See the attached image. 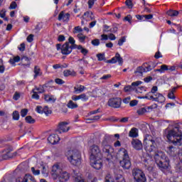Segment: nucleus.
<instances>
[{"instance_id": "obj_26", "label": "nucleus", "mask_w": 182, "mask_h": 182, "mask_svg": "<svg viewBox=\"0 0 182 182\" xmlns=\"http://www.w3.org/2000/svg\"><path fill=\"white\" fill-rule=\"evenodd\" d=\"M129 137H138L139 136V129L137 128H132L129 133Z\"/></svg>"}, {"instance_id": "obj_17", "label": "nucleus", "mask_w": 182, "mask_h": 182, "mask_svg": "<svg viewBox=\"0 0 182 182\" xmlns=\"http://www.w3.org/2000/svg\"><path fill=\"white\" fill-rule=\"evenodd\" d=\"M150 70H151V66L146 63L141 67H138L135 73H140V75H143V73L150 72Z\"/></svg>"}, {"instance_id": "obj_3", "label": "nucleus", "mask_w": 182, "mask_h": 182, "mask_svg": "<svg viewBox=\"0 0 182 182\" xmlns=\"http://www.w3.org/2000/svg\"><path fill=\"white\" fill-rule=\"evenodd\" d=\"M166 139L172 143L174 146L182 145V133L180 128L178 127H174L168 132Z\"/></svg>"}, {"instance_id": "obj_54", "label": "nucleus", "mask_w": 182, "mask_h": 182, "mask_svg": "<svg viewBox=\"0 0 182 182\" xmlns=\"http://www.w3.org/2000/svg\"><path fill=\"white\" fill-rule=\"evenodd\" d=\"M137 103H139V102L136 100H134L130 102L129 105L131 107H134V106H137Z\"/></svg>"}, {"instance_id": "obj_18", "label": "nucleus", "mask_w": 182, "mask_h": 182, "mask_svg": "<svg viewBox=\"0 0 182 182\" xmlns=\"http://www.w3.org/2000/svg\"><path fill=\"white\" fill-rule=\"evenodd\" d=\"M14 156H16V152L14 153V155L11 153V150L6 149L0 153V157L3 160H8V159H12Z\"/></svg>"}, {"instance_id": "obj_1", "label": "nucleus", "mask_w": 182, "mask_h": 182, "mask_svg": "<svg viewBox=\"0 0 182 182\" xmlns=\"http://www.w3.org/2000/svg\"><path fill=\"white\" fill-rule=\"evenodd\" d=\"M90 163L91 167L95 168V170H100L103 167V163L102 159H103V155L102 151L99 146L92 145L90 148Z\"/></svg>"}, {"instance_id": "obj_63", "label": "nucleus", "mask_w": 182, "mask_h": 182, "mask_svg": "<svg viewBox=\"0 0 182 182\" xmlns=\"http://www.w3.org/2000/svg\"><path fill=\"white\" fill-rule=\"evenodd\" d=\"M64 41H65V36H63V35H60V36H58V41H59V42H64Z\"/></svg>"}, {"instance_id": "obj_12", "label": "nucleus", "mask_w": 182, "mask_h": 182, "mask_svg": "<svg viewBox=\"0 0 182 182\" xmlns=\"http://www.w3.org/2000/svg\"><path fill=\"white\" fill-rule=\"evenodd\" d=\"M69 130H70V127H68V122H62L59 123L55 132L59 134H62V133H67Z\"/></svg>"}, {"instance_id": "obj_40", "label": "nucleus", "mask_w": 182, "mask_h": 182, "mask_svg": "<svg viewBox=\"0 0 182 182\" xmlns=\"http://www.w3.org/2000/svg\"><path fill=\"white\" fill-rule=\"evenodd\" d=\"M80 100H82V102H87V100H89V97L85 94H81L80 95Z\"/></svg>"}, {"instance_id": "obj_28", "label": "nucleus", "mask_w": 182, "mask_h": 182, "mask_svg": "<svg viewBox=\"0 0 182 182\" xmlns=\"http://www.w3.org/2000/svg\"><path fill=\"white\" fill-rule=\"evenodd\" d=\"M168 16H171V18H174L175 16H178V11L176 10H169L166 12Z\"/></svg>"}, {"instance_id": "obj_60", "label": "nucleus", "mask_w": 182, "mask_h": 182, "mask_svg": "<svg viewBox=\"0 0 182 182\" xmlns=\"http://www.w3.org/2000/svg\"><path fill=\"white\" fill-rule=\"evenodd\" d=\"M97 0H89L88 1V6L89 8H92V6H93V5H95V1Z\"/></svg>"}, {"instance_id": "obj_46", "label": "nucleus", "mask_w": 182, "mask_h": 182, "mask_svg": "<svg viewBox=\"0 0 182 182\" xmlns=\"http://www.w3.org/2000/svg\"><path fill=\"white\" fill-rule=\"evenodd\" d=\"M91 43L93 46H99V45H100V41L99 39H94L91 41Z\"/></svg>"}, {"instance_id": "obj_10", "label": "nucleus", "mask_w": 182, "mask_h": 182, "mask_svg": "<svg viewBox=\"0 0 182 182\" xmlns=\"http://www.w3.org/2000/svg\"><path fill=\"white\" fill-rule=\"evenodd\" d=\"M132 176L136 182H146L147 178L144 172L139 168H135L132 170Z\"/></svg>"}, {"instance_id": "obj_58", "label": "nucleus", "mask_w": 182, "mask_h": 182, "mask_svg": "<svg viewBox=\"0 0 182 182\" xmlns=\"http://www.w3.org/2000/svg\"><path fill=\"white\" fill-rule=\"evenodd\" d=\"M0 16H1V18H5V16H6V10L2 9L0 11Z\"/></svg>"}, {"instance_id": "obj_42", "label": "nucleus", "mask_w": 182, "mask_h": 182, "mask_svg": "<svg viewBox=\"0 0 182 182\" xmlns=\"http://www.w3.org/2000/svg\"><path fill=\"white\" fill-rule=\"evenodd\" d=\"M43 113H45V114L48 115V114H50L52 113V111L49 109V107H44L43 108Z\"/></svg>"}, {"instance_id": "obj_37", "label": "nucleus", "mask_w": 182, "mask_h": 182, "mask_svg": "<svg viewBox=\"0 0 182 182\" xmlns=\"http://www.w3.org/2000/svg\"><path fill=\"white\" fill-rule=\"evenodd\" d=\"M68 43H69L70 46H71L72 48H75L74 46H77L76 44H75V38H73V37H69Z\"/></svg>"}, {"instance_id": "obj_43", "label": "nucleus", "mask_w": 182, "mask_h": 182, "mask_svg": "<svg viewBox=\"0 0 182 182\" xmlns=\"http://www.w3.org/2000/svg\"><path fill=\"white\" fill-rule=\"evenodd\" d=\"M125 4L129 8V9H132V8H133V2L132 0H126Z\"/></svg>"}, {"instance_id": "obj_31", "label": "nucleus", "mask_w": 182, "mask_h": 182, "mask_svg": "<svg viewBox=\"0 0 182 182\" xmlns=\"http://www.w3.org/2000/svg\"><path fill=\"white\" fill-rule=\"evenodd\" d=\"M63 75H64V76H65V77H68V76H75L76 73L75 71H70L69 70H65L63 72Z\"/></svg>"}, {"instance_id": "obj_21", "label": "nucleus", "mask_w": 182, "mask_h": 182, "mask_svg": "<svg viewBox=\"0 0 182 182\" xmlns=\"http://www.w3.org/2000/svg\"><path fill=\"white\" fill-rule=\"evenodd\" d=\"M60 138L58 134H52L48 138V141L50 142V144H56V143H59Z\"/></svg>"}, {"instance_id": "obj_45", "label": "nucleus", "mask_w": 182, "mask_h": 182, "mask_svg": "<svg viewBox=\"0 0 182 182\" xmlns=\"http://www.w3.org/2000/svg\"><path fill=\"white\" fill-rule=\"evenodd\" d=\"M33 92V95L31 96L32 99H36V100H39V95H38V92L36 91H32Z\"/></svg>"}, {"instance_id": "obj_35", "label": "nucleus", "mask_w": 182, "mask_h": 182, "mask_svg": "<svg viewBox=\"0 0 182 182\" xmlns=\"http://www.w3.org/2000/svg\"><path fill=\"white\" fill-rule=\"evenodd\" d=\"M26 123H28L29 124H33L35 123V119L32 118L31 116H27L26 118Z\"/></svg>"}, {"instance_id": "obj_52", "label": "nucleus", "mask_w": 182, "mask_h": 182, "mask_svg": "<svg viewBox=\"0 0 182 182\" xmlns=\"http://www.w3.org/2000/svg\"><path fill=\"white\" fill-rule=\"evenodd\" d=\"M97 58L100 61L105 60V54L99 53L97 55Z\"/></svg>"}, {"instance_id": "obj_33", "label": "nucleus", "mask_w": 182, "mask_h": 182, "mask_svg": "<svg viewBox=\"0 0 182 182\" xmlns=\"http://www.w3.org/2000/svg\"><path fill=\"white\" fill-rule=\"evenodd\" d=\"M41 174L44 177H48L49 176V171H48V169L46 168V166H42Z\"/></svg>"}, {"instance_id": "obj_50", "label": "nucleus", "mask_w": 182, "mask_h": 182, "mask_svg": "<svg viewBox=\"0 0 182 182\" xmlns=\"http://www.w3.org/2000/svg\"><path fill=\"white\" fill-rule=\"evenodd\" d=\"M77 38L80 42H85V39H86V36H83V34H78Z\"/></svg>"}, {"instance_id": "obj_13", "label": "nucleus", "mask_w": 182, "mask_h": 182, "mask_svg": "<svg viewBox=\"0 0 182 182\" xmlns=\"http://www.w3.org/2000/svg\"><path fill=\"white\" fill-rule=\"evenodd\" d=\"M114 151V150L113 149V147L110 145H106L102 149V156H104V157H107V159H112V154H113Z\"/></svg>"}, {"instance_id": "obj_15", "label": "nucleus", "mask_w": 182, "mask_h": 182, "mask_svg": "<svg viewBox=\"0 0 182 182\" xmlns=\"http://www.w3.org/2000/svg\"><path fill=\"white\" fill-rule=\"evenodd\" d=\"M16 182H35V177L31 174H26L24 176L16 178Z\"/></svg>"}, {"instance_id": "obj_41", "label": "nucleus", "mask_w": 182, "mask_h": 182, "mask_svg": "<svg viewBox=\"0 0 182 182\" xmlns=\"http://www.w3.org/2000/svg\"><path fill=\"white\" fill-rule=\"evenodd\" d=\"M13 119L19 120V112L16 110L13 112Z\"/></svg>"}, {"instance_id": "obj_57", "label": "nucleus", "mask_w": 182, "mask_h": 182, "mask_svg": "<svg viewBox=\"0 0 182 182\" xmlns=\"http://www.w3.org/2000/svg\"><path fill=\"white\" fill-rule=\"evenodd\" d=\"M20 97H21V94H19L18 92H15L13 97V99L14 100H19Z\"/></svg>"}, {"instance_id": "obj_9", "label": "nucleus", "mask_w": 182, "mask_h": 182, "mask_svg": "<svg viewBox=\"0 0 182 182\" xmlns=\"http://www.w3.org/2000/svg\"><path fill=\"white\" fill-rule=\"evenodd\" d=\"M63 171L62 163L56 162L52 166L50 174L53 180H58Z\"/></svg>"}, {"instance_id": "obj_39", "label": "nucleus", "mask_w": 182, "mask_h": 182, "mask_svg": "<svg viewBox=\"0 0 182 182\" xmlns=\"http://www.w3.org/2000/svg\"><path fill=\"white\" fill-rule=\"evenodd\" d=\"M31 173L33 176H39L41 174V170L35 168V167H31Z\"/></svg>"}, {"instance_id": "obj_25", "label": "nucleus", "mask_w": 182, "mask_h": 182, "mask_svg": "<svg viewBox=\"0 0 182 182\" xmlns=\"http://www.w3.org/2000/svg\"><path fill=\"white\" fill-rule=\"evenodd\" d=\"M44 100L48 103H55V102H56V97L50 95H45Z\"/></svg>"}, {"instance_id": "obj_36", "label": "nucleus", "mask_w": 182, "mask_h": 182, "mask_svg": "<svg viewBox=\"0 0 182 182\" xmlns=\"http://www.w3.org/2000/svg\"><path fill=\"white\" fill-rule=\"evenodd\" d=\"M136 113L139 115L144 114V113H147V109H146V107L139 108L137 109Z\"/></svg>"}, {"instance_id": "obj_61", "label": "nucleus", "mask_w": 182, "mask_h": 182, "mask_svg": "<svg viewBox=\"0 0 182 182\" xmlns=\"http://www.w3.org/2000/svg\"><path fill=\"white\" fill-rule=\"evenodd\" d=\"M27 41H28L29 43L33 41V34H30V35L27 37Z\"/></svg>"}, {"instance_id": "obj_55", "label": "nucleus", "mask_w": 182, "mask_h": 182, "mask_svg": "<svg viewBox=\"0 0 182 182\" xmlns=\"http://www.w3.org/2000/svg\"><path fill=\"white\" fill-rule=\"evenodd\" d=\"M55 83H57V85H63V83H65V81H63V80L60 79V78H56L55 80Z\"/></svg>"}, {"instance_id": "obj_53", "label": "nucleus", "mask_w": 182, "mask_h": 182, "mask_svg": "<svg viewBox=\"0 0 182 182\" xmlns=\"http://www.w3.org/2000/svg\"><path fill=\"white\" fill-rule=\"evenodd\" d=\"M16 6H18L16 2L12 1L11 4H10L9 9H16Z\"/></svg>"}, {"instance_id": "obj_44", "label": "nucleus", "mask_w": 182, "mask_h": 182, "mask_svg": "<svg viewBox=\"0 0 182 182\" xmlns=\"http://www.w3.org/2000/svg\"><path fill=\"white\" fill-rule=\"evenodd\" d=\"M110 77H112V75L107 74V75H103L100 79V80H109V79H110Z\"/></svg>"}, {"instance_id": "obj_22", "label": "nucleus", "mask_w": 182, "mask_h": 182, "mask_svg": "<svg viewBox=\"0 0 182 182\" xmlns=\"http://www.w3.org/2000/svg\"><path fill=\"white\" fill-rule=\"evenodd\" d=\"M131 143L135 150H141L143 149V144L139 139H133Z\"/></svg>"}, {"instance_id": "obj_56", "label": "nucleus", "mask_w": 182, "mask_h": 182, "mask_svg": "<svg viewBox=\"0 0 182 182\" xmlns=\"http://www.w3.org/2000/svg\"><path fill=\"white\" fill-rule=\"evenodd\" d=\"M161 70L162 73H164L165 70H168V66L166 65H161Z\"/></svg>"}, {"instance_id": "obj_20", "label": "nucleus", "mask_w": 182, "mask_h": 182, "mask_svg": "<svg viewBox=\"0 0 182 182\" xmlns=\"http://www.w3.org/2000/svg\"><path fill=\"white\" fill-rule=\"evenodd\" d=\"M60 182H67L69 181V178H70V174L67 171H62L60 176H58Z\"/></svg>"}, {"instance_id": "obj_4", "label": "nucleus", "mask_w": 182, "mask_h": 182, "mask_svg": "<svg viewBox=\"0 0 182 182\" xmlns=\"http://www.w3.org/2000/svg\"><path fill=\"white\" fill-rule=\"evenodd\" d=\"M154 159L156 165L161 170H167L170 167V160L163 151L156 152Z\"/></svg>"}, {"instance_id": "obj_29", "label": "nucleus", "mask_w": 182, "mask_h": 182, "mask_svg": "<svg viewBox=\"0 0 182 182\" xmlns=\"http://www.w3.org/2000/svg\"><path fill=\"white\" fill-rule=\"evenodd\" d=\"M34 79H36L38 76H42V72H41V68L39 66L36 65L34 67Z\"/></svg>"}, {"instance_id": "obj_34", "label": "nucleus", "mask_w": 182, "mask_h": 182, "mask_svg": "<svg viewBox=\"0 0 182 182\" xmlns=\"http://www.w3.org/2000/svg\"><path fill=\"white\" fill-rule=\"evenodd\" d=\"M85 87L83 85H80L78 87H75L74 90L76 93H82L85 90Z\"/></svg>"}, {"instance_id": "obj_6", "label": "nucleus", "mask_w": 182, "mask_h": 182, "mask_svg": "<svg viewBox=\"0 0 182 182\" xmlns=\"http://www.w3.org/2000/svg\"><path fill=\"white\" fill-rule=\"evenodd\" d=\"M119 156L122 157V160L119 161V164L122 168L129 170L132 167V162L130 161V156H129V152L124 148H122L118 151Z\"/></svg>"}, {"instance_id": "obj_49", "label": "nucleus", "mask_w": 182, "mask_h": 182, "mask_svg": "<svg viewBox=\"0 0 182 182\" xmlns=\"http://www.w3.org/2000/svg\"><path fill=\"white\" fill-rule=\"evenodd\" d=\"M78 61L80 62V65H84V66H87L89 64V62H87L86 60L80 59Z\"/></svg>"}, {"instance_id": "obj_5", "label": "nucleus", "mask_w": 182, "mask_h": 182, "mask_svg": "<svg viewBox=\"0 0 182 182\" xmlns=\"http://www.w3.org/2000/svg\"><path fill=\"white\" fill-rule=\"evenodd\" d=\"M66 157L72 166H80L82 164V154L77 149H71L66 152Z\"/></svg>"}, {"instance_id": "obj_7", "label": "nucleus", "mask_w": 182, "mask_h": 182, "mask_svg": "<svg viewBox=\"0 0 182 182\" xmlns=\"http://www.w3.org/2000/svg\"><path fill=\"white\" fill-rule=\"evenodd\" d=\"M143 82L141 81H136L132 82L131 85H127L124 87V90L126 93L128 92H136V93H143L146 92V88L144 87H139L141 85Z\"/></svg>"}, {"instance_id": "obj_59", "label": "nucleus", "mask_w": 182, "mask_h": 182, "mask_svg": "<svg viewBox=\"0 0 182 182\" xmlns=\"http://www.w3.org/2000/svg\"><path fill=\"white\" fill-rule=\"evenodd\" d=\"M144 21H148L149 19H153V14L144 15Z\"/></svg>"}, {"instance_id": "obj_30", "label": "nucleus", "mask_w": 182, "mask_h": 182, "mask_svg": "<svg viewBox=\"0 0 182 182\" xmlns=\"http://www.w3.org/2000/svg\"><path fill=\"white\" fill-rule=\"evenodd\" d=\"M68 109H77L78 105L77 104L73 102V100H70L67 105Z\"/></svg>"}, {"instance_id": "obj_47", "label": "nucleus", "mask_w": 182, "mask_h": 182, "mask_svg": "<svg viewBox=\"0 0 182 182\" xmlns=\"http://www.w3.org/2000/svg\"><path fill=\"white\" fill-rule=\"evenodd\" d=\"M36 111L37 113H40V114H43V107L42 106H37Z\"/></svg>"}, {"instance_id": "obj_11", "label": "nucleus", "mask_w": 182, "mask_h": 182, "mask_svg": "<svg viewBox=\"0 0 182 182\" xmlns=\"http://www.w3.org/2000/svg\"><path fill=\"white\" fill-rule=\"evenodd\" d=\"M108 106H110V107H114V109H119V107L122 106V98L115 97L109 99L108 101Z\"/></svg>"}, {"instance_id": "obj_38", "label": "nucleus", "mask_w": 182, "mask_h": 182, "mask_svg": "<svg viewBox=\"0 0 182 182\" xmlns=\"http://www.w3.org/2000/svg\"><path fill=\"white\" fill-rule=\"evenodd\" d=\"M32 92H37V93H44L45 89H43V87H35L32 90Z\"/></svg>"}, {"instance_id": "obj_62", "label": "nucleus", "mask_w": 182, "mask_h": 182, "mask_svg": "<svg viewBox=\"0 0 182 182\" xmlns=\"http://www.w3.org/2000/svg\"><path fill=\"white\" fill-rule=\"evenodd\" d=\"M18 50H20L21 52H23V50H25V43H22L18 47Z\"/></svg>"}, {"instance_id": "obj_19", "label": "nucleus", "mask_w": 182, "mask_h": 182, "mask_svg": "<svg viewBox=\"0 0 182 182\" xmlns=\"http://www.w3.org/2000/svg\"><path fill=\"white\" fill-rule=\"evenodd\" d=\"M166 151L169 154V156L174 157L175 156H177V154L178 153L179 150L178 148L177 147L169 146L166 148Z\"/></svg>"}, {"instance_id": "obj_8", "label": "nucleus", "mask_w": 182, "mask_h": 182, "mask_svg": "<svg viewBox=\"0 0 182 182\" xmlns=\"http://www.w3.org/2000/svg\"><path fill=\"white\" fill-rule=\"evenodd\" d=\"M138 99H148V100H152V102H157L158 103L166 102V97L159 92H148L145 97H138Z\"/></svg>"}, {"instance_id": "obj_51", "label": "nucleus", "mask_w": 182, "mask_h": 182, "mask_svg": "<svg viewBox=\"0 0 182 182\" xmlns=\"http://www.w3.org/2000/svg\"><path fill=\"white\" fill-rule=\"evenodd\" d=\"M126 42V37L121 38L118 41L119 46H123V43Z\"/></svg>"}, {"instance_id": "obj_48", "label": "nucleus", "mask_w": 182, "mask_h": 182, "mask_svg": "<svg viewBox=\"0 0 182 182\" xmlns=\"http://www.w3.org/2000/svg\"><path fill=\"white\" fill-rule=\"evenodd\" d=\"M28 114V109H23L21 111V117H25Z\"/></svg>"}, {"instance_id": "obj_32", "label": "nucleus", "mask_w": 182, "mask_h": 182, "mask_svg": "<svg viewBox=\"0 0 182 182\" xmlns=\"http://www.w3.org/2000/svg\"><path fill=\"white\" fill-rule=\"evenodd\" d=\"M19 60H21V57H19V55H17L16 57H14V58H11L9 60V63H11V65H15V63L19 62Z\"/></svg>"}, {"instance_id": "obj_16", "label": "nucleus", "mask_w": 182, "mask_h": 182, "mask_svg": "<svg viewBox=\"0 0 182 182\" xmlns=\"http://www.w3.org/2000/svg\"><path fill=\"white\" fill-rule=\"evenodd\" d=\"M122 66L123 65V58L120 56L119 53L115 54V56L113 57L111 60H107V63H117Z\"/></svg>"}, {"instance_id": "obj_2", "label": "nucleus", "mask_w": 182, "mask_h": 182, "mask_svg": "<svg viewBox=\"0 0 182 182\" xmlns=\"http://www.w3.org/2000/svg\"><path fill=\"white\" fill-rule=\"evenodd\" d=\"M161 143V138L146 134L144 138V149L147 153L154 151Z\"/></svg>"}, {"instance_id": "obj_27", "label": "nucleus", "mask_w": 182, "mask_h": 182, "mask_svg": "<svg viewBox=\"0 0 182 182\" xmlns=\"http://www.w3.org/2000/svg\"><path fill=\"white\" fill-rule=\"evenodd\" d=\"M21 62L23 63V66H26L27 68H29V66L31 65V59H29V58L26 56H23L21 58Z\"/></svg>"}, {"instance_id": "obj_23", "label": "nucleus", "mask_w": 182, "mask_h": 182, "mask_svg": "<svg viewBox=\"0 0 182 182\" xmlns=\"http://www.w3.org/2000/svg\"><path fill=\"white\" fill-rule=\"evenodd\" d=\"M70 14L69 13L65 14L64 11H61L58 15V21H63V22H69Z\"/></svg>"}, {"instance_id": "obj_64", "label": "nucleus", "mask_w": 182, "mask_h": 182, "mask_svg": "<svg viewBox=\"0 0 182 182\" xmlns=\"http://www.w3.org/2000/svg\"><path fill=\"white\" fill-rule=\"evenodd\" d=\"M136 18L139 19V21H144V15H136Z\"/></svg>"}, {"instance_id": "obj_24", "label": "nucleus", "mask_w": 182, "mask_h": 182, "mask_svg": "<svg viewBox=\"0 0 182 182\" xmlns=\"http://www.w3.org/2000/svg\"><path fill=\"white\" fill-rule=\"evenodd\" d=\"M74 49H77L78 50H80V52L84 55V56H86V55H87L89 53V50L85 48H83V46H80V45H77V46H74Z\"/></svg>"}, {"instance_id": "obj_14", "label": "nucleus", "mask_w": 182, "mask_h": 182, "mask_svg": "<svg viewBox=\"0 0 182 182\" xmlns=\"http://www.w3.org/2000/svg\"><path fill=\"white\" fill-rule=\"evenodd\" d=\"M75 49L73 47L69 44L68 42H65L62 46H61V53L63 55H70L72 53V51Z\"/></svg>"}]
</instances>
